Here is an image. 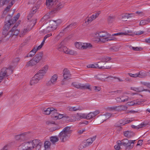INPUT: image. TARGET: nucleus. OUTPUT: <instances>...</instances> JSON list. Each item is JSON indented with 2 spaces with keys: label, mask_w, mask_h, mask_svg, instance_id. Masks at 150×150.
<instances>
[{
  "label": "nucleus",
  "mask_w": 150,
  "mask_h": 150,
  "mask_svg": "<svg viewBox=\"0 0 150 150\" xmlns=\"http://www.w3.org/2000/svg\"><path fill=\"white\" fill-rule=\"evenodd\" d=\"M72 132V130L71 129V127H66L59 133L58 137L57 136L50 137V141L52 144H54L59 141V138L61 142H66L70 138Z\"/></svg>",
  "instance_id": "nucleus-2"
},
{
  "label": "nucleus",
  "mask_w": 150,
  "mask_h": 150,
  "mask_svg": "<svg viewBox=\"0 0 150 150\" xmlns=\"http://www.w3.org/2000/svg\"><path fill=\"white\" fill-rule=\"evenodd\" d=\"M49 68V66L47 65H44L40 70L45 74H46Z\"/></svg>",
  "instance_id": "nucleus-36"
},
{
  "label": "nucleus",
  "mask_w": 150,
  "mask_h": 150,
  "mask_svg": "<svg viewBox=\"0 0 150 150\" xmlns=\"http://www.w3.org/2000/svg\"><path fill=\"white\" fill-rule=\"evenodd\" d=\"M94 37L100 38L101 39H105V42L109 40H116L117 38H110V35L106 32H96L94 34Z\"/></svg>",
  "instance_id": "nucleus-4"
},
{
  "label": "nucleus",
  "mask_w": 150,
  "mask_h": 150,
  "mask_svg": "<svg viewBox=\"0 0 150 150\" xmlns=\"http://www.w3.org/2000/svg\"><path fill=\"white\" fill-rule=\"evenodd\" d=\"M135 140H128L127 139H125L121 141H118L117 142V143L118 144L121 145H123L126 147L127 149L129 150L132 149L133 147V144L134 143V142Z\"/></svg>",
  "instance_id": "nucleus-5"
},
{
  "label": "nucleus",
  "mask_w": 150,
  "mask_h": 150,
  "mask_svg": "<svg viewBox=\"0 0 150 150\" xmlns=\"http://www.w3.org/2000/svg\"><path fill=\"white\" fill-rule=\"evenodd\" d=\"M77 116L80 119H86V115L84 113L81 114L80 115H79L77 114Z\"/></svg>",
  "instance_id": "nucleus-40"
},
{
  "label": "nucleus",
  "mask_w": 150,
  "mask_h": 150,
  "mask_svg": "<svg viewBox=\"0 0 150 150\" xmlns=\"http://www.w3.org/2000/svg\"><path fill=\"white\" fill-rule=\"evenodd\" d=\"M10 147V146L9 144H6L1 150H9Z\"/></svg>",
  "instance_id": "nucleus-56"
},
{
  "label": "nucleus",
  "mask_w": 150,
  "mask_h": 150,
  "mask_svg": "<svg viewBox=\"0 0 150 150\" xmlns=\"http://www.w3.org/2000/svg\"><path fill=\"white\" fill-rule=\"evenodd\" d=\"M137 89L138 91H137V92H140L143 91H150L149 90L144 89L143 87H142L137 88Z\"/></svg>",
  "instance_id": "nucleus-50"
},
{
  "label": "nucleus",
  "mask_w": 150,
  "mask_h": 150,
  "mask_svg": "<svg viewBox=\"0 0 150 150\" xmlns=\"http://www.w3.org/2000/svg\"><path fill=\"white\" fill-rule=\"evenodd\" d=\"M15 138L17 140H24L25 139L24 134L16 135L15 136Z\"/></svg>",
  "instance_id": "nucleus-29"
},
{
  "label": "nucleus",
  "mask_w": 150,
  "mask_h": 150,
  "mask_svg": "<svg viewBox=\"0 0 150 150\" xmlns=\"http://www.w3.org/2000/svg\"><path fill=\"white\" fill-rule=\"evenodd\" d=\"M130 133V132L128 131H125V132H124V135L126 137H130V136H129Z\"/></svg>",
  "instance_id": "nucleus-60"
},
{
  "label": "nucleus",
  "mask_w": 150,
  "mask_h": 150,
  "mask_svg": "<svg viewBox=\"0 0 150 150\" xmlns=\"http://www.w3.org/2000/svg\"><path fill=\"white\" fill-rule=\"evenodd\" d=\"M130 35L133 36L134 34L132 33L131 31H127V32H125L124 33H116L112 34V36H116V35Z\"/></svg>",
  "instance_id": "nucleus-19"
},
{
  "label": "nucleus",
  "mask_w": 150,
  "mask_h": 150,
  "mask_svg": "<svg viewBox=\"0 0 150 150\" xmlns=\"http://www.w3.org/2000/svg\"><path fill=\"white\" fill-rule=\"evenodd\" d=\"M20 16V14L19 13H17V14L14 17V19H13L12 18V21H11L12 22V23H14L16 22L17 20L18 19Z\"/></svg>",
  "instance_id": "nucleus-37"
},
{
  "label": "nucleus",
  "mask_w": 150,
  "mask_h": 150,
  "mask_svg": "<svg viewBox=\"0 0 150 150\" xmlns=\"http://www.w3.org/2000/svg\"><path fill=\"white\" fill-rule=\"evenodd\" d=\"M129 48L131 50H132L134 51H139L140 50V49H142V48L140 47H134L132 46H129Z\"/></svg>",
  "instance_id": "nucleus-47"
},
{
  "label": "nucleus",
  "mask_w": 150,
  "mask_h": 150,
  "mask_svg": "<svg viewBox=\"0 0 150 150\" xmlns=\"http://www.w3.org/2000/svg\"><path fill=\"white\" fill-rule=\"evenodd\" d=\"M102 115L100 117L96 120V123L98 124H100L103 123L105 120L101 119Z\"/></svg>",
  "instance_id": "nucleus-41"
},
{
  "label": "nucleus",
  "mask_w": 150,
  "mask_h": 150,
  "mask_svg": "<svg viewBox=\"0 0 150 150\" xmlns=\"http://www.w3.org/2000/svg\"><path fill=\"white\" fill-rule=\"evenodd\" d=\"M13 70V67L10 66L8 68H3L0 72V82H1L4 78H6L11 74Z\"/></svg>",
  "instance_id": "nucleus-3"
},
{
  "label": "nucleus",
  "mask_w": 150,
  "mask_h": 150,
  "mask_svg": "<svg viewBox=\"0 0 150 150\" xmlns=\"http://www.w3.org/2000/svg\"><path fill=\"white\" fill-rule=\"evenodd\" d=\"M71 85L74 87L78 88L81 89H88L91 90L90 87V85L88 84L84 85L81 83H78L76 82H73L72 83Z\"/></svg>",
  "instance_id": "nucleus-9"
},
{
  "label": "nucleus",
  "mask_w": 150,
  "mask_h": 150,
  "mask_svg": "<svg viewBox=\"0 0 150 150\" xmlns=\"http://www.w3.org/2000/svg\"><path fill=\"white\" fill-rule=\"evenodd\" d=\"M30 142H31V145L33 146V149L36 147L38 148H40L42 144V143L40 142V140L38 139L33 140L32 141H30Z\"/></svg>",
  "instance_id": "nucleus-11"
},
{
  "label": "nucleus",
  "mask_w": 150,
  "mask_h": 150,
  "mask_svg": "<svg viewBox=\"0 0 150 150\" xmlns=\"http://www.w3.org/2000/svg\"><path fill=\"white\" fill-rule=\"evenodd\" d=\"M96 64H90L88 65L87 66L88 68H97Z\"/></svg>",
  "instance_id": "nucleus-52"
},
{
  "label": "nucleus",
  "mask_w": 150,
  "mask_h": 150,
  "mask_svg": "<svg viewBox=\"0 0 150 150\" xmlns=\"http://www.w3.org/2000/svg\"><path fill=\"white\" fill-rule=\"evenodd\" d=\"M43 56L42 52H40L37 54L33 58L37 64L42 59Z\"/></svg>",
  "instance_id": "nucleus-14"
},
{
  "label": "nucleus",
  "mask_w": 150,
  "mask_h": 150,
  "mask_svg": "<svg viewBox=\"0 0 150 150\" xmlns=\"http://www.w3.org/2000/svg\"><path fill=\"white\" fill-rule=\"evenodd\" d=\"M58 76L57 75L54 74L52 76L50 80L49 81L46 83L47 86H52L56 84L57 82Z\"/></svg>",
  "instance_id": "nucleus-10"
},
{
  "label": "nucleus",
  "mask_w": 150,
  "mask_h": 150,
  "mask_svg": "<svg viewBox=\"0 0 150 150\" xmlns=\"http://www.w3.org/2000/svg\"><path fill=\"white\" fill-rule=\"evenodd\" d=\"M58 20L56 21H50L49 22V25L53 30H55L58 25L57 21Z\"/></svg>",
  "instance_id": "nucleus-23"
},
{
  "label": "nucleus",
  "mask_w": 150,
  "mask_h": 150,
  "mask_svg": "<svg viewBox=\"0 0 150 150\" xmlns=\"http://www.w3.org/2000/svg\"><path fill=\"white\" fill-rule=\"evenodd\" d=\"M76 25V23H72L68 25L66 27L64 28L63 30V32L65 31L67 29L69 28H72L74 26H75Z\"/></svg>",
  "instance_id": "nucleus-45"
},
{
  "label": "nucleus",
  "mask_w": 150,
  "mask_h": 150,
  "mask_svg": "<svg viewBox=\"0 0 150 150\" xmlns=\"http://www.w3.org/2000/svg\"><path fill=\"white\" fill-rule=\"evenodd\" d=\"M92 21V19H91L90 17H88L86 19L85 23L86 25H87L91 23Z\"/></svg>",
  "instance_id": "nucleus-43"
},
{
  "label": "nucleus",
  "mask_w": 150,
  "mask_h": 150,
  "mask_svg": "<svg viewBox=\"0 0 150 150\" xmlns=\"http://www.w3.org/2000/svg\"><path fill=\"white\" fill-rule=\"evenodd\" d=\"M112 115L110 113H107L104 114L102 115L101 119L105 121L107 119L110 117Z\"/></svg>",
  "instance_id": "nucleus-30"
},
{
  "label": "nucleus",
  "mask_w": 150,
  "mask_h": 150,
  "mask_svg": "<svg viewBox=\"0 0 150 150\" xmlns=\"http://www.w3.org/2000/svg\"><path fill=\"white\" fill-rule=\"evenodd\" d=\"M11 7V6L8 5L4 9V11L6 12H8L9 10L10 9Z\"/></svg>",
  "instance_id": "nucleus-64"
},
{
  "label": "nucleus",
  "mask_w": 150,
  "mask_h": 150,
  "mask_svg": "<svg viewBox=\"0 0 150 150\" xmlns=\"http://www.w3.org/2000/svg\"><path fill=\"white\" fill-rule=\"evenodd\" d=\"M10 0H0V8L3 7L6 3H8Z\"/></svg>",
  "instance_id": "nucleus-33"
},
{
  "label": "nucleus",
  "mask_w": 150,
  "mask_h": 150,
  "mask_svg": "<svg viewBox=\"0 0 150 150\" xmlns=\"http://www.w3.org/2000/svg\"><path fill=\"white\" fill-rule=\"evenodd\" d=\"M146 19H143L139 23V25L141 26L143 25L146 24H147Z\"/></svg>",
  "instance_id": "nucleus-46"
},
{
  "label": "nucleus",
  "mask_w": 150,
  "mask_h": 150,
  "mask_svg": "<svg viewBox=\"0 0 150 150\" xmlns=\"http://www.w3.org/2000/svg\"><path fill=\"white\" fill-rule=\"evenodd\" d=\"M46 27L48 33L52 30H54L49 25L48 26Z\"/></svg>",
  "instance_id": "nucleus-62"
},
{
  "label": "nucleus",
  "mask_w": 150,
  "mask_h": 150,
  "mask_svg": "<svg viewBox=\"0 0 150 150\" xmlns=\"http://www.w3.org/2000/svg\"><path fill=\"white\" fill-rule=\"evenodd\" d=\"M35 54L34 53H32V52H30L25 57V58H28V57H33Z\"/></svg>",
  "instance_id": "nucleus-55"
},
{
  "label": "nucleus",
  "mask_w": 150,
  "mask_h": 150,
  "mask_svg": "<svg viewBox=\"0 0 150 150\" xmlns=\"http://www.w3.org/2000/svg\"><path fill=\"white\" fill-rule=\"evenodd\" d=\"M53 4V6L52 11L56 13L63 7L64 3L60 0H55Z\"/></svg>",
  "instance_id": "nucleus-6"
},
{
  "label": "nucleus",
  "mask_w": 150,
  "mask_h": 150,
  "mask_svg": "<svg viewBox=\"0 0 150 150\" xmlns=\"http://www.w3.org/2000/svg\"><path fill=\"white\" fill-rule=\"evenodd\" d=\"M40 80L35 75L32 77L30 81V84L31 86H33L38 83Z\"/></svg>",
  "instance_id": "nucleus-22"
},
{
  "label": "nucleus",
  "mask_w": 150,
  "mask_h": 150,
  "mask_svg": "<svg viewBox=\"0 0 150 150\" xmlns=\"http://www.w3.org/2000/svg\"><path fill=\"white\" fill-rule=\"evenodd\" d=\"M141 83L148 87H150V83L144 81H141Z\"/></svg>",
  "instance_id": "nucleus-53"
},
{
  "label": "nucleus",
  "mask_w": 150,
  "mask_h": 150,
  "mask_svg": "<svg viewBox=\"0 0 150 150\" xmlns=\"http://www.w3.org/2000/svg\"><path fill=\"white\" fill-rule=\"evenodd\" d=\"M115 17L114 16L110 15L108 16L107 21L108 24H111L115 21Z\"/></svg>",
  "instance_id": "nucleus-28"
},
{
  "label": "nucleus",
  "mask_w": 150,
  "mask_h": 150,
  "mask_svg": "<svg viewBox=\"0 0 150 150\" xmlns=\"http://www.w3.org/2000/svg\"><path fill=\"white\" fill-rule=\"evenodd\" d=\"M64 42L62 41L58 45V50L59 51H63L64 53L67 50V48L63 45Z\"/></svg>",
  "instance_id": "nucleus-21"
},
{
  "label": "nucleus",
  "mask_w": 150,
  "mask_h": 150,
  "mask_svg": "<svg viewBox=\"0 0 150 150\" xmlns=\"http://www.w3.org/2000/svg\"><path fill=\"white\" fill-rule=\"evenodd\" d=\"M107 110L109 111L117 110V106L108 108Z\"/></svg>",
  "instance_id": "nucleus-57"
},
{
  "label": "nucleus",
  "mask_w": 150,
  "mask_h": 150,
  "mask_svg": "<svg viewBox=\"0 0 150 150\" xmlns=\"http://www.w3.org/2000/svg\"><path fill=\"white\" fill-rule=\"evenodd\" d=\"M56 110L54 109L53 108H48L46 110H44L43 111V113L45 115H49L50 113L53 114L54 112H56Z\"/></svg>",
  "instance_id": "nucleus-20"
},
{
  "label": "nucleus",
  "mask_w": 150,
  "mask_h": 150,
  "mask_svg": "<svg viewBox=\"0 0 150 150\" xmlns=\"http://www.w3.org/2000/svg\"><path fill=\"white\" fill-rule=\"evenodd\" d=\"M33 149L31 142H28L23 143L18 148V150H31Z\"/></svg>",
  "instance_id": "nucleus-7"
},
{
  "label": "nucleus",
  "mask_w": 150,
  "mask_h": 150,
  "mask_svg": "<svg viewBox=\"0 0 150 150\" xmlns=\"http://www.w3.org/2000/svg\"><path fill=\"white\" fill-rule=\"evenodd\" d=\"M75 45L76 47L79 49H85L88 47H92V45L91 44L88 43L77 42L75 43Z\"/></svg>",
  "instance_id": "nucleus-8"
},
{
  "label": "nucleus",
  "mask_w": 150,
  "mask_h": 150,
  "mask_svg": "<svg viewBox=\"0 0 150 150\" xmlns=\"http://www.w3.org/2000/svg\"><path fill=\"white\" fill-rule=\"evenodd\" d=\"M148 123H146V122H143V123H142L140 125H138V126H136L134 125H132L131 126L134 129H138L140 128H142L144 127H145L146 126Z\"/></svg>",
  "instance_id": "nucleus-27"
},
{
  "label": "nucleus",
  "mask_w": 150,
  "mask_h": 150,
  "mask_svg": "<svg viewBox=\"0 0 150 150\" xmlns=\"http://www.w3.org/2000/svg\"><path fill=\"white\" fill-rule=\"evenodd\" d=\"M55 123V122L53 121L49 120L47 121L46 122V124L47 125H50L52 124H54Z\"/></svg>",
  "instance_id": "nucleus-63"
},
{
  "label": "nucleus",
  "mask_w": 150,
  "mask_h": 150,
  "mask_svg": "<svg viewBox=\"0 0 150 150\" xmlns=\"http://www.w3.org/2000/svg\"><path fill=\"white\" fill-rule=\"evenodd\" d=\"M39 8V6H35L33 7L31 11H32L33 12V13H35L37 11V9Z\"/></svg>",
  "instance_id": "nucleus-49"
},
{
  "label": "nucleus",
  "mask_w": 150,
  "mask_h": 150,
  "mask_svg": "<svg viewBox=\"0 0 150 150\" xmlns=\"http://www.w3.org/2000/svg\"><path fill=\"white\" fill-rule=\"evenodd\" d=\"M109 50L112 52H116L118 51L119 48L116 46H115L110 48Z\"/></svg>",
  "instance_id": "nucleus-42"
},
{
  "label": "nucleus",
  "mask_w": 150,
  "mask_h": 150,
  "mask_svg": "<svg viewBox=\"0 0 150 150\" xmlns=\"http://www.w3.org/2000/svg\"><path fill=\"white\" fill-rule=\"evenodd\" d=\"M95 117V115L92 112H90L86 115V119L89 120Z\"/></svg>",
  "instance_id": "nucleus-38"
},
{
  "label": "nucleus",
  "mask_w": 150,
  "mask_h": 150,
  "mask_svg": "<svg viewBox=\"0 0 150 150\" xmlns=\"http://www.w3.org/2000/svg\"><path fill=\"white\" fill-rule=\"evenodd\" d=\"M37 64L33 58L31 59L25 65V67H33Z\"/></svg>",
  "instance_id": "nucleus-25"
},
{
  "label": "nucleus",
  "mask_w": 150,
  "mask_h": 150,
  "mask_svg": "<svg viewBox=\"0 0 150 150\" xmlns=\"http://www.w3.org/2000/svg\"><path fill=\"white\" fill-rule=\"evenodd\" d=\"M32 21L33 25L32 26V27L30 28H27L24 29L23 31H22L21 32L19 35L20 37H22L24 35H25L28 31H30L33 26L35 25L36 22V20L34 19V20H32Z\"/></svg>",
  "instance_id": "nucleus-12"
},
{
  "label": "nucleus",
  "mask_w": 150,
  "mask_h": 150,
  "mask_svg": "<svg viewBox=\"0 0 150 150\" xmlns=\"http://www.w3.org/2000/svg\"><path fill=\"white\" fill-rule=\"evenodd\" d=\"M56 111L57 110H56ZM59 113L57 112V111L54 112L53 114H52V117L53 119L55 120H57V118L58 117Z\"/></svg>",
  "instance_id": "nucleus-51"
},
{
  "label": "nucleus",
  "mask_w": 150,
  "mask_h": 150,
  "mask_svg": "<svg viewBox=\"0 0 150 150\" xmlns=\"http://www.w3.org/2000/svg\"><path fill=\"white\" fill-rule=\"evenodd\" d=\"M40 29V32L41 33H48L46 27L45 26H43Z\"/></svg>",
  "instance_id": "nucleus-35"
},
{
  "label": "nucleus",
  "mask_w": 150,
  "mask_h": 150,
  "mask_svg": "<svg viewBox=\"0 0 150 150\" xmlns=\"http://www.w3.org/2000/svg\"><path fill=\"white\" fill-rule=\"evenodd\" d=\"M127 109V107L125 105H122L117 106V111H121L125 110Z\"/></svg>",
  "instance_id": "nucleus-31"
},
{
  "label": "nucleus",
  "mask_w": 150,
  "mask_h": 150,
  "mask_svg": "<svg viewBox=\"0 0 150 150\" xmlns=\"http://www.w3.org/2000/svg\"><path fill=\"white\" fill-rule=\"evenodd\" d=\"M96 137V136H94L92 138H89L86 140V144H84V146H83V147H86L91 144L95 140Z\"/></svg>",
  "instance_id": "nucleus-18"
},
{
  "label": "nucleus",
  "mask_w": 150,
  "mask_h": 150,
  "mask_svg": "<svg viewBox=\"0 0 150 150\" xmlns=\"http://www.w3.org/2000/svg\"><path fill=\"white\" fill-rule=\"evenodd\" d=\"M51 143L49 141H46L45 143V149H48L50 147Z\"/></svg>",
  "instance_id": "nucleus-44"
},
{
  "label": "nucleus",
  "mask_w": 150,
  "mask_h": 150,
  "mask_svg": "<svg viewBox=\"0 0 150 150\" xmlns=\"http://www.w3.org/2000/svg\"><path fill=\"white\" fill-rule=\"evenodd\" d=\"M10 21H12V16L8 15L6 17L5 24L4 27L2 36V38L4 39L6 41L8 40L10 37H12L13 35L17 36L20 32L19 30L17 29L19 23H16L11 29L9 31H8L10 26L13 24Z\"/></svg>",
  "instance_id": "nucleus-1"
},
{
  "label": "nucleus",
  "mask_w": 150,
  "mask_h": 150,
  "mask_svg": "<svg viewBox=\"0 0 150 150\" xmlns=\"http://www.w3.org/2000/svg\"><path fill=\"white\" fill-rule=\"evenodd\" d=\"M138 77L141 78H143L145 77L146 76V74L145 73L142 72L141 71H140L138 73H137Z\"/></svg>",
  "instance_id": "nucleus-39"
},
{
  "label": "nucleus",
  "mask_w": 150,
  "mask_h": 150,
  "mask_svg": "<svg viewBox=\"0 0 150 150\" xmlns=\"http://www.w3.org/2000/svg\"><path fill=\"white\" fill-rule=\"evenodd\" d=\"M128 97L124 95L116 98H115L117 102V103L124 102L128 100Z\"/></svg>",
  "instance_id": "nucleus-16"
},
{
  "label": "nucleus",
  "mask_w": 150,
  "mask_h": 150,
  "mask_svg": "<svg viewBox=\"0 0 150 150\" xmlns=\"http://www.w3.org/2000/svg\"><path fill=\"white\" fill-rule=\"evenodd\" d=\"M141 101H140L138 100H136L130 102H128L127 103V104L128 105L131 106L135 105H139L141 104Z\"/></svg>",
  "instance_id": "nucleus-24"
},
{
  "label": "nucleus",
  "mask_w": 150,
  "mask_h": 150,
  "mask_svg": "<svg viewBox=\"0 0 150 150\" xmlns=\"http://www.w3.org/2000/svg\"><path fill=\"white\" fill-rule=\"evenodd\" d=\"M45 74H46L40 70L37 72L35 75L40 80L43 78Z\"/></svg>",
  "instance_id": "nucleus-26"
},
{
  "label": "nucleus",
  "mask_w": 150,
  "mask_h": 150,
  "mask_svg": "<svg viewBox=\"0 0 150 150\" xmlns=\"http://www.w3.org/2000/svg\"><path fill=\"white\" fill-rule=\"evenodd\" d=\"M111 59L110 57H105L102 58V60L104 62H107Z\"/></svg>",
  "instance_id": "nucleus-54"
},
{
  "label": "nucleus",
  "mask_w": 150,
  "mask_h": 150,
  "mask_svg": "<svg viewBox=\"0 0 150 150\" xmlns=\"http://www.w3.org/2000/svg\"><path fill=\"white\" fill-rule=\"evenodd\" d=\"M53 0H47L46 1V3L47 6L49 8H50V6H52L53 5Z\"/></svg>",
  "instance_id": "nucleus-34"
},
{
  "label": "nucleus",
  "mask_w": 150,
  "mask_h": 150,
  "mask_svg": "<svg viewBox=\"0 0 150 150\" xmlns=\"http://www.w3.org/2000/svg\"><path fill=\"white\" fill-rule=\"evenodd\" d=\"M63 75L64 79H70L71 74L69 71L67 69H64L63 71Z\"/></svg>",
  "instance_id": "nucleus-17"
},
{
  "label": "nucleus",
  "mask_w": 150,
  "mask_h": 150,
  "mask_svg": "<svg viewBox=\"0 0 150 150\" xmlns=\"http://www.w3.org/2000/svg\"><path fill=\"white\" fill-rule=\"evenodd\" d=\"M127 13H125L123 15L122 17V19L123 21H126L127 19L129 18V17L127 16Z\"/></svg>",
  "instance_id": "nucleus-48"
},
{
  "label": "nucleus",
  "mask_w": 150,
  "mask_h": 150,
  "mask_svg": "<svg viewBox=\"0 0 150 150\" xmlns=\"http://www.w3.org/2000/svg\"><path fill=\"white\" fill-rule=\"evenodd\" d=\"M128 74L130 77L134 78L137 77H138V76L137 75V73H136L135 74H132L131 73H129Z\"/></svg>",
  "instance_id": "nucleus-59"
},
{
  "label": "nucleus",
  "mask_w": 150,
  "mask_h": 150,
  "mask_svg": "<svg viewBox=\"0 0 150 150\" xmlns=\"http://www.w3.org/2000/svg\"><path fill=\"white\" fill-rule=\"evenodd\" d=\"M34 14L33 12L30 11L28 16V19L29 20L32 17Z\"/></svg>",
  "instance_id": "nucleus-61"
},
{
  "label": "nucleus",
  "mask_w": 150,
  "mask_h": 150,
  "mask_svg": "<svg viewBox=\"0 0 150 150\" xmlns=\"http://www.w3.org/2000/svg\"><path fill=\"white\" fill-rule=\"evenodd\" d=\"M94 40V42L96 43H98L100 42H105V39H101L100 38L98 37H95Z\"/></svg>",
  "instance_id": "nucleus-32"
},
{
  "label": "nucleus",
  "mask_w": 150,
  "mask_h": 150,
  "mask_svg": "<svg viewBox=\"0 0 150 150\" xmlns=\"http://www.w3.org/2000/svg\"><path fill=\"white\" fill-rule=\"evenodd\" d=\"M96 65H97V68L98 69H106L110 68V67L109 66V64L106 63L104 64L100 62H98V64H96Z\"/></svg>",
  "instance_id": "nucleus-13"
},
{
  "label": "nucleus",
  "mask_w": 150,
  "mask_h": 150,
  "mask_svg": "<svg viewBox=\"0 0 150 150\" xmlns=\"http://www.w3.org/2000/svg\"><path fill=\"white\" fill-rule=\"evenodd\" d=\"M69 110L71 111H76L78 110L79 109L76 108V107H69Z\"/></svg>",
  "instance_id": "nucleus-58"
},
{
  "label": "nucleus",
  "mask_w": 150,
  "mask_h": 150,
  "mask_svg": "<svg viewBox=\"0 0 150 150\" xmlns=\"http://www.w3.org/2000/svg\"><path fill=\"white\" fill-rule=\"evenodd\" d=\"M132 121L129 120L125 122L122 120H120L116 124H115V126L116 127H120V129H122V127H120L122 125H124L125 124H127L131 122Z\"/></svg>",
  "instance_id": "nucleus-15"
}]
</instances>
